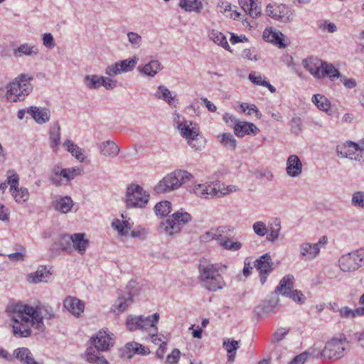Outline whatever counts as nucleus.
Instances as JSON below:
<instances>
[{
	"label": "nucleus",
	"mask_w": 364,
	"mask_h": 364,
	"mask_svg": "<svg viewBox=\"0 0 364 364\" xmlns=\"http://www.w3.org/2000/svg\"><path fill=\"white\" fill-rule=\"evenodd\" d=\"M7 183L10 186V191L18 187L19 176L14 170H9L6 173Z\"/></svg>",
	"instance_id": "50"
},
{
	"label": "nucleus",
	"mask_w": 364,
	"mask_h": 364,
	"mask_svg": "<svg viewBox=\"0 0 364 364\" xmlns=\"http://www.w3.org/2000/svg\"><path fill=\"white\" fill-rule=\"evenodd\" d=\"M163 66L159 60H154L146 63L144 66L138 67V70L144 75L149 77H154L159 71L161 70Z\"/></svg>",
	"instance_id": "30"
},
{
	"label": "nucleus",
	"mask_w": 364,
	"mask_h": 364,
	"mask_svg": "<svg viewBox=\"0 0 364 364\" xmlns=\"http://www.w3.org/2000/svg\"><path fill=\"white\" fill-rule=\"evenodd\" d=\"M138 62V58L133 56L132 58L119 60L108 65L105 68V73L108 76H114L123 73H128L135 68Z\"/></svg>",
	"instance_id": "11"
},
{
	"label": "nucleus",
	"mask_w": 364,
	"mask_h": 364,
	"mask_svg": "<svg viewBox=\"0 0 364 364\" xmlns=\"http://www.w3.org/2000/svg\"><path fill=\"white\" fill-rule=\"evenodd\" d=\"M252 228L255 233L260 237L264 236L268 231L265 224L262 221L255 223Z\"/></svg>",
	"instance_id": "59"
},
{
	"label": "nucleus",
	"mask_w": 364,
	"mask_h": 364,
	"mask_svg": "<svg viewBox=\"0 0 364 364\" xmlns=\"http://www.w3.org/2000/svg\"><path fill=\"white\" fill-rule=\"evenodd\" d=\"M348 342L344 335H341L338 338H333L328 341L321 355L328 359H338L342 358L346 353Z\"/></svg>",
	"instance_id": "9"
},
{
	"label": "nucleus",
	"mask_w": 364,
	"mask_h": 364,
	"mask_svg": "<svg viewBox=\"0 0 364 364\" xmlns=\"http://www.w3.org/2000/svg\"><path fill=\"white\" fill-rule=\"evenodd\" d=\"M321 68L322 78L328 77L330 78H339L341 77L340 72L331 63L323 62Z\"/></svg>",
	"instance_id": "44"
},
{
	"label": "nucleus",
	"mask_w": 364,
	"mask_h": 364,
	"mask_svg": "<svg viewBox=\"0 0 364 364\" xmlns=\"http://www.w3.org/2000/svg\"><path fill=\"white\" fill-rule=\"evenodd\" d=\"M149 194L139 185L132 183L127 188L125 203L127 208H144L149 200Z\"/></svg>",
	"instance_id": "5"
},
{
	"label": "nucleus",
	"mask_w": 364,
	"mask_h": 364,
	"mask_svg": "<svg viewBox=\"0 0 364 364\" xmlns=\"http://www.w3.org/2000/svg\"><path fill=\"white\" fill-rule=\"evenodd\" d=\"M225 264H213L208 260L203 259L198 266V279L203 287L209 291H216L224 289L226 284L222 273L227 269Z\"/></svg>",
	"instance_id": "2"
},
{
	"label": "nucleus",
	"mask_w": 364,
	"mask_h": 364,
	"mask_svg": "<svg viewBox=\"0 0 364 364\" xmlns=\"http://www.w3.org/2000/svg\"><path fill=\"white\" fill-rule=\"evenodd\" d=\"M100 152L105 157L114 158L119 153V147L113 141L107 140L98 144Z\"/></svg>",
	"instance_id": "24"
},
{
	"label": "nucleus",
	"mask_w": 364,
	"mask_h": 364,
	"mask_svg": "<svg viewBox=\"0 0 364 364\" xmlns=\"http://www.w3.org/2000/svg\"><path fill=\"white\" fill-rule=\"evenodd\" d=\"M49 139L51 149L53 151L57 150L60 142V127L58 123L55 124L53 129L50 131Z\"/></svg>",
	"instance_id": "42"
},
{
	"label": "nucleus",
	"mask_w": 364,
	"mask_h": 364,
	"mask_svg": "<svg viewBox=\"0 0 364 364\" xmlns=\"http://www.w3.org/2000/svg\"><path fill=\"white\" fill-rule=\"evenodd\" d=\"M14 56L16 58H21L23 55L33 57L38 54V48L36 45L28 43L21 44L17 49L13 52Z\"/></svg>",
	"instance_id": "29"
},
{
	"label": "nucleus",
	"mask_w": 364,
	"mask_h": 364,
	"mask_svg": "<svg viewBox=\"0 0 364 364\" xmlns=\"http://www.w3.org/2000/svg\"><path fill=\"white\" fill-rule=\"evenodd\" d=\"M239 4L242 9L253 18L261 14V8L258 7L253 0H238Z\"/></svg>",
	"instance_id": "33"
},
{
	"label": "nucleus",
	"mask_w": 364,
	"mask_h": 364,
	"mask_svg": "<svg viewBox=\"0 0 364 364\" xmlns=\"http://www.w3.org/2000/svg\"><path fill=\"white\" fill-rule=\"evenodd\" d=\"M33 76L30 74L21 73L16 77L6 86L5 97L9 102H21L32 92L31 81Z\"/></svg>",
	"instance_id": "3"
},
{
	"label": "nucleus",
	"mask_w": 364,
	"mask_h": 364,
	"mask_svg": "<svg viewBox=\"0 0 364 364\" xmlns=\"http://www.w3.org/2000/svg\"><path fill=\"white\" fill-rule=\"evenodd\" d=\"M112 227L116 230L119 235L121 236L127 235L129 231L131 230L132 226L127 220L120 221L119 219H115L112 223Z\"/></svg>",
	"instance_id": "41"
},
{
	"label": "nucleus",
	"mask_w": 364,
	"mask_h": 364,
	"mask_svg": "<svg viewBox=\"0 0 364 364\" xmlns=\"http://www.w3.org/2000/svg\"><path fill=\"white\" fill-rule=\"evenodd\" d=\"M279 299L275 296H272L270 299L265 300L261 304L262 311L264 313L271 312L278 305Z\"/></svg>",
	"instance_id": "54"
},
{
	"label": "nucleus",
	"mask_w": 364,
	"mask_h": 364,
	"mask_svg": "<svg viewBox=\"0 0 364 364\" xmlns=\"http://www.w3.org/2000/svg\"><path fill=\"white\" fill-rule=\"evenodd\" d=\"M188 145L195 150H201L205 145V139L198 132L196 136H192L187 139Z\"/></svg>",
	"instance_id": "48"
},
{
	"label": "nucleus",
	"mask_w": 364,
	"mask_h": 364,
	"mask_svg": "<svg viewBox=\"0 0 364 364\" xmlns=\"http://www.w3.org/2000/svg\"><path fill=\"white\" fill-rule=\"evenodd\" d=\"M133 303V295L129 291L121 292L112 307V310L117 314L124 312Z\"/></svg>",
	"instance_id": "15"
},
{
	"label": "nucleus",
	"mask_w": 364,
	"mask_h": 364,
	"mask_svg": "<svg viewBox=\"0 0 364 364\" xmlns=\"http://www.w3.org/2000/svg\"><path fill=\"white\" fill-rule=\"evenodd\" d=\"M255 175L257 178L260 180H266L267 181H272L274 178L273 173L270 171L264 168H261L256 171Z\"/></svg>",
	"instance_id": "58"
},
{
	"label": "nucleus",
	"mask_w": 364,
	"mask_h": 364,
	"mask_svg": "<svg viewBox=\"0 0 364 364\" xmlns=\"http://www.w3.org/2000/svg\"><path fill=\"white\" fill-rule=\"evenodd\" d=\"M273 262L269 254L266 253L255 261V267L259 272L260 282L264 284L269 273L273 270Z\"/></svg>",
	"instance_id": "13"
},
{
	"label": "nucleus",
	"mask_w": 364,
	"mask_h": 364,
	"mask_svg": "<svg viewBox=\"0 0 364 364\" xmlns=\"http://www.w3.org/2000/svg\"><path fill=\"white\" fill-rule=\"evenodd\" d=\"M15 201L18 203L23 204L28 200L29 192L26 188L18 187L16 190L10 191Z\"/></svg>",
	"instance_id": "40"
},
{
	"label": "nucleus",
	"mask_w": 364,
	"mask_h": 364,
	"mask_svg": "<svg viewBox=\"0 0 364 364\" xmlns=\"http://www.w3.org/2000/svg\"><path fill=\"white\" fill-rule=\"evenodd\" d=\"M105 82V77L97 75H87L85 76L83 82L85 85L91 90H97L102 86Z\"/></svg>",
	"instance_id": "34"
},
{
	"label": "nucleus",
	"mask_w": 364,
	"mask_h": 364,
	"mask_svg": "<svg viewBox=\"0 0 364 364\" xmlns=\"http://www.w3.org/2000/svg\"><path fill=\"white\" fill-rule=\"evenodd\" d=\"M14 355L23 364H39L27 348H18L14 351Z\"/></svg>",
	"instance_id": "31"
},
{
	"label": "nucleus",
	"mask_w": 364,
	"mask_h": 364,
	"mask_svg": "<svg viewBox=\"0 0 364 364\" xmlns=\"http://www.w3.org/2000/svg\"><path fill=\"white\" fill-rule=\"evenodd\" d=\"M156 98L166 102L170 106L176 107L178 100L176 94L172 93L165 85H159L154 93Z\"/></svg>",
	"instance_id": "26"
},
{
	"label": "nucleus",
	"mask_w": 364,
	"mask_h": 364,
	"mask_svg": "<svg viewBox=\"0 0 364 364\" xmlns=\"http://www.w3.org/2000/svg\"><path fill=\"white\" fill-rule=\"evenodd\" d=\"M100 351H97L92 346H90L85 351V357L88 362L97 364H109L108 361L103 356H100Z\"/></svg>",
	"instance_id": "36"
},
{
	"label": "nucleus",
	"mask_w": 364,
	"mask_h": 364,
	"mask_svg": "<svg viewBox=\"0 0 364 364\" xmlns=\"http://www.w3.org/2000/svg\"><path fill=\"white\" fill-rule=\"evenodd\" d=\"M63 146L66 151L70 152L77 159L80 160V161L84 160L85 156L82 152V149L76 144H75L71 140H65L63 143Z\"/></svg>",
	"instance_id": "39"
},
{
	"label": "nucleus",
	"mask_w": 364,
	"mask_h": 364,
	"mask_svg": "<svg viewBox=\"0 0 364 364\" xmlns=\"http://www.w3.org/2000/svg\"><path fill=\"white\" fill-rule=\"evenodd\" d=\"M181 352L178 348L173 349L166 357L167 364H177L180 358Z\"/></svg>",
	"instance_id": "61"
},
{
	"label": "nucleus",
	"mask_w": 364,
	"mask_h": 364,
	"mask_svg": "<svg viewBox=\"0 0 364 364\" xmlns=\"http://www.w3.org/2000/svg\"><path fill=\"white\" fill-rule=\"evenodd\" d=\"M338 264L341 270L344 272H354L363 265L355 251L341 256Z\"/></svg>",
	"instance_id": "12"
},
{
	"label": "nucleus",
	"mask_w": 364,
	"mask_h": 364,
	"mask_svg": "<svg viewBox=\"0 0 364 364\" xmlns=\"http://www.w3.org/2000/svg\"><path fill=\"white\" fill-rule=\"evenodd\" d=\"M220 141L222 144L230 147L231 149H235L236 147V139L230 133H223Z\"/></svg>",
	"instance_id": "56"
},
{
	"label": "nucleus",
	"mask_w": 364,
	"mask_h": 364,
	"mask_svg": "<svg viewBox=\"0 0 364 364\" xmlns=\"http://www.w3.org/2000/svg\"><path fill=\"white\" fill-rule=\"evenodd\" d=\"M281 230L279 223H275L273 227L270 228V232L267 236L268 241L274 242L279 238V233Z\"/></svg>",
	"instance_id": "60"
},
{
	"label": "nucleus",
	"mask_w": 364,
	"mask_h": 364,
	"mask_svg": "<svg viewBox=\"0 0 364 364\" xmlns=\"http://www.w3.org/2000/svg\"><path fill=\"white\" fill-rule=\"evenodd\" d=\"M241 109L243 112H247L248 115L255 114L257 118L260 119L262 114L258 110L257 107L253 104L242 103L240 105Z\"/></svg>",
	"instance_id": "57"
},
{
	"label": "nucleus",
	"mask_w": 364,
	"mask_h": 364,
	"mask_svg": "<svg viewBox=\"0 0 364 364\" xmlns=\"http://www.w3.org/2000/svg\"><path fill=\"white\" fill-rule=\"evenodd\" d=\"M300 253L305 259H314L320 252L319 243L305 242L300 245Z\"/></svg>",
	"instance_id": "25"
},
{
	"label": "nucleus",
	"mask_w": 364,
	"mask_h": 364,
	"mask_svg": "<svg viewBox=\"0 0 364 364\" xmlns=\"http://www.w3.org/2000/svg\"><path fill=\"white\" fill-rule=\"evenodd\" d=\"M55 210L60 213H68L71 210L74 203L70 196H56L52 202Z\"/></svg>",
	"instance_id": "21"
},
{
	"label": "nucleus",
	"mask_w": 364,
	"mask_h": 364,
	"mask_svg": "<svg viewBox=\"0 0 364 364\" xmlns=\"http://www.w3.org/2000/svg\"><path fill=\"white\" fill-rule=\"evenodd\" d=\"M71 240L73 250L77 251L81 255H84L90 243L89 240L86 238V235L85 233H74L71 235Z\"/></svg>",
	"instance_id": "22"
},
{
	"label": "nucleus",
	"mask_w": 364,
	"mask_h": 364,
	"mask_svg": "<svg viewBox=\"0 0 364 364\" xmlns=\"http://www.w3.org/2000/svg\"><path fill=\"white\" fill-rule=\"evenodd\" d=\"M179 6L189 12L199 13L203 9V4L198 0H180Z\"/></svg>",
	"instance_id": "37"
},
{
	"label": "nucleus",
	"mask_w": 364,
	"mask_h": 364,
	"mask_svg": "<svg viewBox=\"0 0 364 364\" xmlns=\"http://www.w3.org/2000/svg\"><path fill=\"white\" fill-rule=\"evenodd\" d=\"M178 129L181 135L186 140L192 136H196L199 129L196 124L191 121H185L178 124Z\"/></svg>",
	"instance_id": "27"
},
{
	"label": "nucleus",
	"mask_w": 364,
	"mask_h": 364,
	"mask_svg": "<svg viewBox=\"0 0 364 364\" xmlns=\"http://www.w3.org/2000/svg\"><path fill=\"white\" fill-rule=\"evenodd\" d=\"M283 33L277 31L265 30L263 33V38L267 39V41L273 43L279 46V48H282L286 47V44L283 41Z\"/></svg>",
	"instance_id": "32"
},
{
	"label": "nucleus",
	"mask_w": 364,
	"mask_h": 364,
	"mask_svg": "<svg viewBox=\"0 0 364 364\" xmlns=\"http://www.w3.org/2000/svg\"><path fill=\"white\" fill-rule=\"evenodd\" d=\"M154 209L157 215L166 216L171 212V203L167 200L161 201L155 205Z\"/></svg>",
	"instance_id": "49"
},
{
	"label": "nucleus",
	"mask_w": 364,
	"mask_h": 364,
	"mask_svg": "<svg viewBox=\"0 0 364 364\" xmlns=\"http://www.w3.org/2000/svg\"><path fill=\"white\" fill-rule=\"evenodd\" d=\"M27 112L39 124L48 122L50 118V111L46 107L31 106L28 109Z\"/></svg>",
	"instance_id": "20"
},
{
	"label": "nucleus",
	"mask_w": 364,
	"mask_h": 364,
	"mask_svg": "<svg viewBox=\"0 0 364 364\" xmlns=\"http://www.w3.org/2000/svg\"><path fill=\"white\" fill-rule=\"evenodd\" d=\"M234 132L238 137H243L246 134L255 136L259 133V129L253 123L238 120L235 124Z\"/></svg>",
	"instance_id": "19"
},
{
	"label": "nucleus",
	"mask_w": 364,
	"mask_h": 364,
	"mask_svg": "<svg viewBox=\"0 0 364 364\" xmlns=\"http://www.w3.org/2000/svg\"><path fill=\"white\" fill-rule=\"evenodd\" d=\"M309 354L307 352H304L299 355H296L289 364H304L309 358Z\"/></svg>",
	"instance_id": "64"
},
{
	"label": "nucleus",
	"mask_w": 364,
	"mask_h": 364,
	"mask_svg": "<svg viewBox=\"0 0 364 364\" xmlns=\"http://www.w3.org/2000/svg\"><path fill=\"white\" fill-rule=\"evenodd\" d=\"M129 43L133 48L137 49L142 44V37L139 33L129 31L127 33Z\"/></svg>",
	"instance_id": "52"
},
{
	"label": "nucleus",
	"mask_w": 364,
	"mask_h": 364,
	"mask_svg": "<svg viewBox=\"0 0 364 364\" xmlns=\"http://www.w3.org/2000/svg\"><path fill=\"white\" fill-rule=\"evenodd\" d=\"M213 188H215V183H201L197 184L193 187V193L200 198H215V193H213Z\"/></svg>",
	"instance_id": "28"
},
{
	"label": "nucleus",
	"mask_w": 364,
	"mask_h": 364,
	"mask_svg": "<svg viewBox=\"0 0 364 364\" xmlns=\"http://www.w3.org/2000/svg\"><path fill=\"white\" fill-rule=\"evenodd\" d=\"M294 277L291 274L284 276L279 282V285L275 289V294H281L284 296L291 298L293 301L299 304H303L305 297L301 291L294 290Z\"/></svg>",
	"instance_id": "10"
},
{
	"label": "nucleus",
	"mask_w": 364,
	"mask_h": 364,
	"mask_svg": "<svg viewBox=\"0 0 364 364\" xmlns=\"http://www.w3.org/2000/svg\"><path fill=\"white\" fill-rule=\"evenodd\" d=\"M192 219L191 215L182 210L174 213L170 218L165 222L161 223V228H164L166 233L168 235H173L178 233Z\"/></svg>",
	"instance_id": "7"
},
{
	"label": "nucleus",
	"mask_w": 364,
	"mask_h": 364,
	"mask_svg": "<svg viewBox=\"0 0 364 364\" xmlns=\"http://www.w3.org/2000/svg\"><path fill=\"white\" fill-rule=\"evenodd\" d=\"M191 174L186 171L178 170L164 176L154 187L156 193H164L179 188L182 183L188 179Z\"/></svg>",
	"instance_id": "4"
},
{
	"label": "nucleus",
	"mask_w": 364,
	"mask_h": 364,
	"mask_svg": "<svg viewBox=\"0 0 364 364\" xmlns=\"http://www.w3.org/2000/svg\"><path fill=\"white\" fill-rule=\"evenodd\" d=\"M125 349L128 351L129 355H127V357L129 358H131L133 355V354H139V355H146L147 351L146 350L145 348L138 343H128L125 346Z\"/></svg>",
	"instance_id": "45"
},
{
	"label": "nucleus",
	"mask_w": 364,
	"mask_h": 364,
	"mask_svg": "<svg viewBox=\"0 0 364 364\" xmlns=\"http://www.w3.org/2000/svg\"><path fill=\"white\" fill-rule=\"evenodd\" d=\"M291 130L293 133L298 134L301 131V120L299 117H293L290 122Z\"/></svg>",
	"instance_id": "63"
},
{
	"label": "nucleus",
	"mask_w": 364,
	"mask_h": 364,
	"mask_svg": "<svg viewBox=\"0 0 364 364\" xmlns=\"http://www.w3.org/2000/svg\"><path fill=\"white\" fill-rule=\"evenodd\" d=\"M237 188L235 186H225L224 184L215 183V188H213V193H215V198L223 197L230 193L237 191Z\"/></svg>",
	"instance_id": "43"
},
{
	"label": "nucleus",
	"mask_w": 364,
	"mask_h": 364,
	"mask_svg": "<svg viewBox=\"0 0 364 364\" xmlns=\"http://www.w3.org/2000/svg\"><path fill=\"white\" fill-rule=\"evenodd\" d=\"M11 319L14 321L13 333L20 338L28 337L31 333V327L41 331L44 330L43 316L38 309L28 305L16 304L8 307Z\"/></svg>",
	"instance_id": "1"
},
{
	"label": "nucleus",
	"mask_w": 364,
	"mask_h": 364,
	"mask_svg": "<svg viewBox=\"0 0 364 364\" xmlns=\"http://www.w3.org/2000/svg\"><path fill=\"white\" fill-rule=\"evenodd\" d=\"M289 333V329H286L284 328H279L272 336V343H279L282 341L285 336H287Z\"/></svg>",
	"instance_id": "62"
},
{
	"label": "nucleus",
	"mask_w": 364,
	"mask_h": 364,
	"mask_svg": "<svg viewBox=\"0 0 364 364\" xmlns=\"http://www.w3.org/2000/svg\"><path fill=\"white\" fill-rule=\"evenodd\" d=\"M270 18L284 23L293 21L295 17L294 10L284 4L269 3L265 10Z\"/></svg>",
	"instance_id": "6"
},
{
	"label": "nucleus",
	"mask_w": 364,
	"mask_h": 364,
	"mask_svg": "<svg viewBox=\"0 0 364 364\" xmlns=\"http://www.w3.org/2000/svg\"><path fill=\"white\" fill-rule=\"evenodd\" d=\"M220 245L226 250L238 251L242 247V244L240 242H233L228 237L223 236L220 238Z\"/></svg>",
	"instance_id": "46"
},
{
	"label": "nucleus",
	"mask_w": 364,
	"mask_h": 364,
	"mask_svg": "<svg viewBox=\"0 0 364 364\" xmlns=\"http://www.w3.org/2000/svg\"><path fill=\"white\" fill-rule=\"evenodd\" d=\"M112 333L108 331H100L97 333L95 337L91 338L92 343H94L93 348L97 351H107L109 350V346H112Z\"/></svg>",
	"instance_id": "14"
},
{
	"label": "nucleus",
	"mask_w": 364,
	"mask_h": 364,
	"mask_svg": "<svg viewBox=\"0 0 364 364\" xmlns=\"http://www.w3.org/2000/svg\"><path fill=\"white\" fill-rule=\"evenodd\" d=\"M223 346L228 353V360L232 363L235 360L236 351L239 348V341L225 338L223 340Z\"/></svg>",
	"instance_id": "35"
},
{
	"label": "nucleus",
	"mask_w": 364,
	"mask_h": 364,
	"mask_svg": "<svg viewBox=\"0 0 364 364\" xmlns=\"http://www.w3.org/2000/svg\"><path fill=\"white\" fill-rule=\"evenodd\" d=\"M159 314L158 313L149 316L130 315L127 318L126 325L130 331L141 330L149 332L159 322Z\"/></svg>",
	"instance_id": "8"
},
{
	"label": "nucleus",
	"mask_w": 364,
	"mask_h": 364,
	"mask_svg": "<svg viewBox=\"0 0 364 364\" xmlns=\"http://www.w3.org/2000/svg\"><path fill=\"white\" fill-rule=\"evenodd\" d=\"M287 174L292 178L299 176L302 173V163L298 156L290 155L287 160Z\"/></svg>",
	"instance_id": "17"
},
{
	"label": "nucleus",
	"mask_w": 364,
	"mask_h": 364,
	"mask_svg": "<svg viewBox=\"0 0 364 364\" xmlns=\"http://www.w3.org/2000/svg\"><path fill=\"white\" fill-rule=\"evenodd\" d=\"M64 307L75 317H80L84 312L85 304L77 298L68 296L63 302Z\"/></svg>",
	"instance_id": "16"
},
{
	"label": "nucleus",
	"mask_w": 364,
	"mask_h": 364,
	"mask_svg": "<svg viewBox=\"0 0 364 364\" xmlns=\"http://www.w3.org/2000/svg\"><path fill=\"white\" fill-rule=\"evenodd\" d=\"M322 60L313 57L308 58L302 61V65L306 70L318 79L322 78Z\"/></svg>",
	"instance_id": "18"
},
{
	"label": "nucleus",
	"mask_w": 364,
	"mask_h": 364,
	"mask_svg": "<svg viewBox=\"0 0 364 364\" xmlns=\"http://www.w3.org/2000/svg\"><path fill=\"white\" fill-rule=\"evenodd\" d=\"M351 205L353 207L364 209V191H355L353 193Z\"/></svg>",
	"instance_id": "53"
},
{
	"label": "nucleus",
	"mask_w": 364,
	"mask_h": 364,
	"mask_svg": "<svg viewBox=\"0 0 364 364\" xmlns=\"http://www.w3.org/2000/svg\"><path fill=\"white\" fill-rule=\"evenodd\" d=\"M51 279L52 273L46 266H40L35 272L28 275V281L34 284L48 282Z\"/></svg>",
	"instance_id": "23"
},
{
	"label": "nucleus",
	"mask_w": 364,
	"mask_h": 364,
	"mask_svg": "<svg viewBox=\"0 0 364 364\" xmlns=\"http://www.w3.org/2000/svg\"><path fill=\"white\" fill-rule=\"evenodd\" d=\"M58 245L62 250L68 253L73 252V247H72L71 235H65L60 237Z\"/></svg>",
	"instance_id": "51"
},
{
	"label": "nucleus",
	"mask_w": 364,
	"mask_h": 364,
	"mask_svg": "<svg viewBox=\"0 0 364 364\" xmlns=\"http://www.w3.org/2000/svg\"><path fill=\"white\" fill-rule=\"evenodd\" d=\"M312 102L319 109L323 112H327L330 108V102L323 95L319 94L314 95L312 97Z\"/></svg>",
	"instance_id": "47"
},
{
	"label": "nucleus",
	"mask_w": 364,
	"mask_h": 364,
	"mask_svg": "<svg viewBox=\"0 0 364 364\" xmlns=\"http://www.w3.org/2000/svg\"><path fill=\"white\" fill-rule=\"evenodd\" d=\"M209 37L218 46H222L227 50L231 51L226 37L221 32L217 30H212L209 32Z\"/></svg>",
	"instance_id": "38"
},
{
	"label": "nucleus",
	"mask_w": 364,
	"mask_h": 364,
	"mask_svg": "<svg viewBox=\"0 0 364 364\" xmlns=\"http://www.w3.org/2000/svg\"><path fill=\"white\" fill-rule=\"evenodd\" d=\"M80 173L81 169L79 168H64L60 171V175L66 179L67 181H70L71 179H73L76 176L80 175Z\"/></svg>",
	"instance_id": "55"
}]
</instances>
